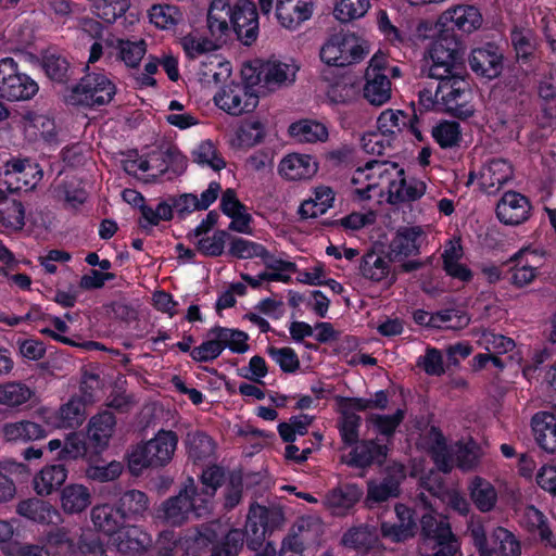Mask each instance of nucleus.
<instances>
[{
    "label": "nucleus",
    "mask_w": 556,
    "mask_h": 556,
    "mask_svg": "<svg viewBox=\"0 0 556 556\" xmlns=\"http://www.w3.org/2000/svg\"><path fill=\"white\" fill-rule=\"evenodd\" d=\"M116 504L125 519H137L148 511L150 501L144 492L128 490L121 495Z\"/></svg>",
    "instance_id": "e433bc0d"
},
{
    "label": "nucleus",
    "mask_w": 556,
    "mask_h": 556,
    "mask_svg": "<svg viewBox=\"0 0 556 556\" xmlns=\"http://www.w3.org/2000/svg\"><path fill=\"white\" fill-rule=\"evenodd\" d=\"M397 389L395 387L391 388V391L388 390V395L392 399V404H390L387 400V394H384V409L394 410L384 415V437L390 438L395 431L396 427L403 421L406 415V404L404 397L403 389Z\"/></svg>",
    "instance_id": "c9c22d12"
},
{
    "label": "nucleus",
    "mask_w": 556,
    "mask_h": 556,
    "mask_svg": "<svg viewBox=\"0 0 556 556\" xmlns=\"http://www.w3.org/2000/svg\"><path fill=\"white\" fill-rule=\"evenodd\" d=\"M482 18L479 11L471 5H458L441 14L438 25L454 33L458 29L464 33H471L481 26Z\"/></svg>",
    "instance_id": "f3484780"
},
{
    "label": "nucleus",
    "mask_w": 556,
    "mask_h": 556,
    "mask_svg": "<svg viewBox=\"0 0 556 556\" xmlns=\"http://www.w3.org/2000/svg\"><path fill=\"white\" fill-rule=\"evenodd\" d=\"M364 98L372 105H382V55L378 50L365 72Z\"/></svg>",
    "instance_id": "cd10ccee"
},
{
    "label": "nucleus",
    "mask_w": 556,
    "mask_h": 556,
    "mask_svg": "<svg viewBox=\"0 0 556 556\" xmlns=\"http://www.w3.org/2000/svg\"><path fill=\"white\" fill-rule=\"evenodd\" d=\"M177 443L178 437L174 431L160 430L153 439L138 445L131 452L128 459L130 471L139 475L144 468L167 465L173 458Z\"/></svg>",
    "instance_id": "f03ea898"
},
{
    "label": "nucleus",
    "mask_w": 556,
    "mask_h": 556,
    "mask_svg": "<svg viewBox=\"0 0 556 556\" xmlns=\"http://www.w3.org/2000/svg\"><path fill=\"white\" fill-rule=\"evenodd\" d=\"M381 533L382 527L362 523L346 530L341 538V544L357 551H369L379 543Z\"/></svg>",
    "instance_id": "393cba45"
},
{
    "label": "nucleus",
    "mask_w": 556,
    "mask_h": 556,
    "mask_svg": "<svg viewBox=\"0 0 556 556\" xmlns=\"http://www.w3.org/2000/svg\"><path fill=\"white\" fill-rule=\"evenodd\" d=\"M369 0H341L334 8V16L342 23L362 17L369 9Z\"/></svg>",
    "instance_id": "864d4df0"
},
{
    "label": "nucleus",
    "mask_w": 556,
    "mask_h": 556,
    "mask_svg": "<svg viewBox=\"0 0 556 556\" xmlns=\"http://www.w3.org/2000/svg\"><path fill=\"white\" fill-rule=\"evenodd\" d=\"M34 395V390L21 381L0 384V405L7 408L20 410Z\"/></svg>",
    "instance_id": "72a5a7b5"
},
{
    "label": "nucleus",
    "mask_w": 556,
    "mask_h": 556,
    "mask_svg": "<svg viewBox=\"0 0 556 556\" xmlns=\"http://www.w3.org/2000/svg\"><path fill=\"white\" fill-rule=\"evenodd\" d=\"M453 454L456 458V465L463 470H471L479 462V447L470 441L466 444L457 443L453 447Z\"/></svg>",
    "instance_id": "13d9d810"
},
{
    "label": "nucleus",
    "mask_w": 556,
    "mask_h": 556,
    "mask_svg": "<svg viewBox=\"0 0 556 556\" xmlns=\"http://www.w3.org/2000/svg\"><path fill=\"white\" fill-rule=\"evenodd\" d=\"M262 253H264L263 245L242 238L232 239L229 247V254L238 258L261 257Z\"/></svg>",
    "instance_id": "338daca9"
},
{
    "label": "nucleus",
    "mask_w": 556,
    "mask_h": 556,
    "mask_svg": "<svg viewBox=\"0 0 556 556\" xmlns=\"http://www.w3.org/2000/svg\"><path fill=\"white\" fill-rule=\"evenodd\" d=\"M440 83L435 89V96H441L447 110L455 116L466 118L473 111L466 104V96L469 93L468 84L462 76V71H453L447 77L437 78Z\"/></svg>",
    "instance_id": "9d476101"
},
{
    "label": "nucleus",
    "mask_w": 556,
    "mask_h": 556,
    "mask_svg": "<svg viewBox=\"0 0 556 556\" xmlns=\"http://www.w3.org/2000/svg\"><path fill=\"white\" fill-rule=\"evenodd\" d=\"M295 71L292 66L281 62H268L264 64L256 77V81L263 80L269 88L280 86L286 81H293Z\"/></svg>",
    "instance_id": "a19ab883"
},
{
    "label": "nucleus",
    "mask_w": 556,
    "mask_h": 556,
    "mask_svg": "<svg viewBox=\"0 0 556 556\" xmlns=\"http://www.w3.org/2000/svg\"><path fill=\"white\" fill-rule=\"evenodd\" d=\"M39 90L38 84L23 73L13 58L0 60V98L8 101H27Z\"/></svg>",
    "instance_id": "0eeeda50"
},
{
    "label": "nucleus",
    "mask_w": 556,
    "mask_h": 556,
    "mask_svg": "<svg viewBox=\"0 0 556 556\" xmlns=\"http://www.w3.org/2000/svg\"><path fill=\"white\" fill-rule=\"evenodd\" d=\"M405 478L404 465L384 459V501L400 495V484Z\"/></svg>",
    "instance_id": "de8ad7c7"
},
{
    "label": "nucleus",
    "mask_w": 556,
    "mask_h": 556,
    "mask_svg": "<svg viewBox=\"0 0 556 556\" xmlns=\"http://www.w3.org/2000/svg\"><path fill=\"white\" fill-rule=\"evenodd\" d=\"M362 275L371 280L379 282L382 280V254L377 251H370L363 256L361 264Z\"/></svg>",
    "instance_id": "69168bd1"
},
{
    "label": "nucleus",
    "mask_w": 556,
    "mask_h": 556,
    "mask_svg": "<svg viewBox=\"0 0 556 556\" xmlns=\"http://www.w3.org/2000/svg\"><path fill=\"white\" fill-rule=\"evenodd\" d=\"M511 43L515 48L517 59L529 60L535 51V42L530 30H513Z\"/></svg>",
    "instance_id": "680f3d73"
},
{
    "label": "nucleus",
    "mask_w": 556,
    "mask_h": 556,
    "mask_svg": "<svg viewBox=\"0 0 556 556\" xmlns=\"http://www.w3.org/2000/svg\"><path fill=\"white\" fill-rule=\"evenodd\" d=\"M67 478L64 465H49L43 467L33 480L34 490L40 496H47L59 490Z\"/></svg>",
    "instance_id": "7c9ffc66"
},
{
    "label": "nucleus",
    "mask_w": 556,
    "mask_h": 556,
    "mask_svg": "<svg viewBox=\"0 0 556 556\" xmlns=\"http://www.w3.org/2000/svg\"><path fill=\"white\" fill-rule=\"evenodd\" d=\"M231 28L237 38L245 46L253 43L258 36V14L254 2L238 0L231 7Z\"/></svg>",
    "instance_id": "ddd939ff"
},
{
    "label": "nucleus",
    "mask_w": 556,
    "mask_h": 556,
    "mask_svg": "<svg viewBox=\"0 0 556 556\" xmlns=\"http://www.w3.org/2000/svg\"><path fill=\"white\" fill-rule=\"evenodd\" d=\"M323 534V523L317 517H301L290 529L286 536L293 541V544L307 548L319 542Z\"/></svg>",
    "instance_id": "a878e982"
},
{
    "label": "nucleus",
    "mask_w": 556,
    "mask_h": 556,
    "mask_svg": "<svg viewBox=\"0 0 556 556\" xmlns=\"http://www.w3.org/2000/svg\"><path fill=\"white\" fill-rule=\"evenodd\" d=\"M432 65L429 70V77H447L453 71L464 68V47L456 35L450 29L442 27L437 39L430 49Z\"/></svg>",
    "instance_id": "20e7f679"
},
{
    "label": "nucleus",
    "mask_w": 556,
    "mask_h": 556,
    "mask_svg": "<svg viewBox=\"0 0 556 556\" xmlns=\"http://www.w3.org/2000/svg\"><path fill=\"white\" fill-rule=\"evenodd\" d=\"M313 0H277L276 17L280 25L295 29L313 14Z\"/></svg>",
    "instance_id": "a211bd4d"
},
{
    "label": "nucleus",
    "mask_w": 556,
    "mask_h": 556,
    "mask_svg": "<svg viewBox=\"0 0 556 556\" xmlns=\"http://www.w3.org/2000/svg\"><path fill=\"white\" fill-rule=\"evenodd\" d=\"M514 176L513 166L503 159H495L484 165L480 172V187L488 193H494Z\"/></svg>",
    "instance_id": "4be33fe9"
},
{
    "label": "nucleus",
    "mask_w": 556,
    "mask_h": 556,
    "mask_svg": "<svg viewBox=\"0 0 556 556\" xmlns=\"http://www.w3.org/2000/svg\"><path fill=\"white\" fill-rule=\"evenodd\" d=\"M369 46L353 33H334L320 49V59L327 65L344 67L362 61Z\"/></svg>",
    "instance_id": "39448f33"
},
{
    "label": "nucleus",
    "mask_w": 556,
    "mask_h": 556,
    "mask_svg": "<svg viewBox=\"0 0 556 556\" xmlns=\"http://www.w3.org/2000/svg\"><path fill=\"white\" fill-rule=\"evenodd\" d=\"M129 8V0H97L96 15L106 23H114Z\"/></svg>",
    "instance_id": "3c124183"
},
{
    "label": "nucleus",
    "mask_w": 556,
    "mask_h": 556,
    "mask_svg": "<svg viewBox=\"0 0 556 556\" xmlns=\"http://www.w3.org/2000/svg\"><path fill=\"white\" fill-rule=\"evenodd\" d=\"M363 491L356 484H344L331 490L325 497L333 515L344 516L361 498Z\"/></svg>",
    "instance_id": "bb28decb"
},
{
    "label": "nucleus",
    "mask_w": 556,
    "mask_h": 556,
    "mask_svg": "<svg viewBox=\"0 0 556 556\" xmlns=\"http://www.w3.org/2000/svg\"><path fill=\"white\" fill-rule=\"evenodd\" d=\"M289 134L299 142L307 143L324 141L328 137L327 128L323 124L308 119L291 124Z\"/></svg>",
    "instance_id": "79ce46f5"
},
{
    "label": "nucleus",
    "mask_w": 556,
    "mask_h": 556,
    "mask_svg": "<svg viewBox=\"0 0 556 556\" xmlns=\"http://www.w3.org/2000/svg\"><path fill=\"white\" fill-rule=\"evenodd\" d=\"M197 495V484L192 478H188L177 495L166 498L156 508L155 519L166 526L180 527L192 517L210 515L205 500Z\"/></svg>",
    "instance_id": "f257e3e1"
},
{
    "label": "nucleus",
    "mask_w": 556,
    "mask_h": 556,
    "mask_svg": "<svg viewBox=\"0 0 556 556\" xmlns=\"http://www.w3.org/2000/svg\"><path fill=\"white\" fill-rule=\"evenodd\" d=\"M394 513L397 521L384 522V536L391 538L394 542H402L412 538L416 529L412 510L403 504H396Z\"/></svg>",
    "instance_id": "2f4dec72"
},
{
    "label": "nucleus",
    "mask_w": 556,
    "mask_h": 556,
    "mask_svg": "<svg viewBox=\"0 0 556 556\" xmlns=\"http://www.w3.org/2000/svg\"><path fill=\"white\" fill-rule=\"evenodd\" d=\"M420 233L421 230L418 227L399 229L395 238L390 243V261H395L399 257L416 255L419 252V247L416 243V240Z\"/></svg>",
    "instance_id": "f704fd0d"
},
{
    "label": "nucleus",
    "mask_w": 556,
    "mask_h": 556,
    "mask_svg": "<svg viewBox=\"0 0 556 556\" xmlns=\"http://www.w3.org/2000/svg\"><path fill=\"white\" fill-rule=\"evenodd\" d=\"M285 522V515L278 506H262L252 504L247 517L244 538L251 551H261L265 547L267 538Z\"/></svg>",
    "instance_id": "7ed1b4c3"
},
{
    "label": "nucleus",
    "mask_w": 556,
    "mask_h": 556,
    "mask_svg": "<svg viewBox=\"0 0 556 556\" xmlns=\"http://www.w3.org/2000/svg\"><path fill=\"white\" fill-rule=\"evenodd\" d=\"M468 62L471 71L477 76L489 80L498 77L504 67L503 54L496 46L491 43L473 49Z\"/></svg>",
    "instance_id": "4468645a"
},
{
    "label": "nucleus",
    "mask_w": 556,
    "mask_h": 556,
    "mask_svg": "<svg viewBox=\"0 0 556 556\" xmlns=\"http://www.w3.org/2000/svg\"><path fill=\"white\" fill-rule=\"evenodd\" d=\"M432 135L442 148L457 146L460 139L459 124L456 122H443L435 126Z\"/></svg>",
    "instance_id": "bf43d9fd"
},
{
    "label": "nucleus",
    "mask_w": 556,
    "mask_h": 556,
    "mask_svg": "<svg viewBox=\"0 0 556 556\" xmlns=\"http://www.w3.org/2000/svg\"><path fill=\"white\" fill-rule=\"evenodd\" d=\"M382 402V392H377L375 399H345L342 404V414L339 429L342 440L351 445L358 440V426L361 418L355 410H366L379 407Z\"/></svg>",
    "instance_id": "f8f14e48"
},
{
    "label": "nucleus",
    "mask_w": 556,
    "mask_h": 556,
    "mask_svg": "<svg viewBox=\"0 0 556 556\" xmlns=\"http://www.w3.org/2000/svg\"><path fill=\"white\" fill-rule=\"evenodd\" d=\"M115 425V416L108 410L91 417L87 430L88 445L92 446L97 453L105 450L114 433Z\"/></svg>",
    "instance_id": "aec40b11"
},
{
    "label": "nucleus",
    "mask_w": 556,
    "mask_h": 556,
    "mask_svg": "<svg viewBox=\"0 0 556 556\" xmlns=\"http://www.w3.org/2000/svg\"><path fill=\"white\" fill-rule=\"evenodd\" d=\"M187 444L189 456L194 460H206L215 451L213 440L203 432L189 433Z\"/></svg>",
    "instance_id": "09e8293b"
},
{
    "label": "nucleus",
    "mask_w": 556,
    "mask_h": 556,
    "mask_svg": "<svg viewBox=\"0 0 556 556\" xmlns=\"http://www.w3.org/2000/svg\"><path fill=\"white\" fill-rule=\"evenodd\" d=\"M532 429L538 444L548 453H556V415L547 412L535 414Z\"/></svg>",
    "instance_id": "c85d7f7f"
},
{
    "label": "nucleus",
    "mask_w": 556,
    "mask_h": 556,
    "mask_svg": "<svg viewBox=\"0 0 556 556\" xmlns=\"http://www.w3.org/2000/svg\"><path fill=\"white\" fill-rule=\"evenodd\" d=\"M146 54V42L144 40L130 41L119 40L118 41V55L126 66L135 68L139 65L142 58Z\"/></svg>",
    "instance_id": "4d7b16f0"
},
{
    "label": "nucleus",
    "mask_w": 556,
    "mask_h": 556,
    "mask_svg": "<svg viewBox=\"0 0 556 556\" xmlns=\"http://www.w3.org/2000/svg\"><path fill=\"white\" fill-rule=\"evenodd\" d=\"M123 471V466L118 462H111L108 465H89L85 475L89 480L98 482H110L117 479Z\"/></svg>",
    "instance_id": "052dcab7"
},
{
    "label": "nucleus",
    "mask_w": 556,
    "mask_h": 556,
    "mask_svg": "<svg viewBox=\"0 0 556 556\" xmlns=\"http://www.w3.org/2000/svg\"><path fill=\"white\" fill-rule=\"evenodd\" d=\"M215 104L230 115L252 112L258 104V96L250 86L231 83L214 97Z\"/></svg>",
    "instance_id": "9b49d317"
},
{
    "label": "nucleus",
    "mask_w": 556,
    "mask_h": 556,
    "mask_svg": "<svg viewBox=\"0 0 556 556\" xmlns=\"http://www.w3.org/2000/svg\"><path fill=\"white\" fill-rule=\"evenodd\" d=\"M0 431L3 440L12 443H26L45 439L48 435V431L43 426L26 419L5 422Z\"/></svg>",
    "instance_id": "5701e85b"
},
{
    "label": "nucleus",
    "mask_w": 556,
    "mask_h": 556,
    "mask_svg": "<svg viewBox=\"0 0 556 556\" xmlns=\"http://www.w3.org/2000/svg\"><path fill=\"white\" fill-rule=\"evenodd\" d=\"M229 235L225 230H217L212 237L199 239L195 244L198 250L206 256H219L224 252L225 242Z\"/></svg>",
    "instance_id": "e2e57ef3"
},
{
    "label": "nucleus",
    "mask_w": 556,
    "mask_h": 556,
    "mask_svg": "<svg viewBox=\"0 0 556 556\" xmlns=\"http://www.w3.org/2000/svg\"><path fill=\"white\" fill-rule=\"evenodd\" d=\"M193 161L200 165H207L214 170H220L226 166V162L217 153L216 148L211 141H203L192 152Z\"/></svg>",
    "instance_id": "5fc2aeb1"
},
{
    "label": "nucleus",
    "mask_w": 556,
    "mask_h": 556,
    "mask_svg": "<svg viewBox=\"0 0 556 556\" xmlns=\"http://www.w3.org/2000/svg\"><path fill=\"white\" fill-rule=\"evenodd\" d=\"M0 224L14 231L22 230L25 225V210L21 202L12 201L0 210Z\"/></svg>",
    "instance_id": "6e6d98bb"
},
{
    "label": "nucleus",
    "mask_w": 556,
    "mask_h": 556,
    "mask_svg": "<svg viewBox=\"0 0 556 556\" xmlns=\"http://www.w3.org/2000/svg\"><path fill=\"white\" fill-rule=\"evenodd\" d=\"M224 471L218 466H212L203 470L201 476L202 485H197V496L205 500L206 506L212 511V498L216 490L222 485Z\"/></svg>",
    "instance_id": "c03bdc74"
},
{
    "label": "nucleus",
    "mask_w": 556,
    "mask_h": 556,
    "mask_svg": "<svg viewBox=\"0 0 556 556\" xmlns=\"http://www.w3.org/2000/svg\"><path fill=\"white\" fill-rule=\"evenodd\" d=\"M61 503L64 511L80 513L91 504V494L83 484H70L62 490Z\"/></svg>",
    "instance_id": "ea45409f"
},
{
    "label": "nucleus",
    "mask_w": 556,
    "mask_h": 556,
    "mask_svg": "<svg viewBox=\"0 0 556 556\" xmlns=\"http://www.w3.org/2000/svg\"><path fill=\"white\" fill-rule=\"evenodd\" d=\"M149 18L156 27L169 29L182 20V13L175 5L154 4L149 10Z\"/></svg>",
    "instance_id": "49530a36"
},
{
    "label": "nucleus",
    "mask_w": 556,
    "mask_h": 556,
    "mask_svg": "<svg viewBox=\"0 0 556 556\" xmlns=\"http://www.w3.org/2000/svg\"><path fill=\"white\" fill-rule=\"evenodd\" d=\"M420 535L435 542L439 549L435 556H454L458 551V541L453 534L447 519L438 513H424L420 517Z\"/></svg>",
    "instance_id": "1a4fd4ad"
},
{
    "label": "nucleus",
    "mask_w": 556,
    "mask_h": 556,
    "mask_svg": "<svg viewBox=\"0 0 556 556\" xmlns=\"http://www.w3.org/2000/svg\"><path fill=\"white\" fill-rule=\"evenodd\" d=\"M390 170L396 172L399 180L389 181V203L396 204L405 201H415L425 193L426 186L424 182L418 181L406 187L404 168H399V164L395 162L384 160V175L389 174Z\"/></svg>",
    "instance_id": "dca6fc26"
},
{
    "label": "nucleus",
    "mask_w": 556,
    "mask_h": 556,
    "mask_svg": "<svg viewBox=\"0 0 556 556\" xmlns=\"http://www.w3.org/2000/svg\"><path fill=\"white\" fill-rule=\"evenodd\" d=\"M318 170V163L307 154H289L279 164V174L288 180L312 178Z\"/></svg>",
    "instance_id": "b1692460"
},
{
    "label": "nucleus",
    "mask_w": 556,
    "mask_h": 556,
    "mask_svg": "<svg viewBox=\"0 0 556 556\" xmlns=\"http://www.w3.org/2000/svg\"><path fill=\"white\" fill-rule=\"evenodd\" d=\"M531 204L527 197L507 191L496 205L497 218L505 225H520L530 216Z\"/></svg>",
    "instance_id": "2eb2a0df"
},
{
    "label": "nucleus",
    "mask_w": 556,
    "mask_h": 556,
    "mask_svg": "<svg viewBox=\"0 0 556 556\" xmlns=\"http://www.w3.org/2000/svg\"><path fill=\"white\" fill-rule=\"evenodd\" d=\"M434 442L430 448L431 456L440 471L450 472L453 468V450L450 451L441 432H434Z\"/></svg>",
    "instance_id": "603ef678"
},
{
    "label": "nucleus",
    "mask_w": 556,
    "mask_h": 556,
    "mask_svg": "<svg viewBox=\"0 0 556 556\" xmlns=\"http://www.w3.org/2000/svg\"><path fill=\"white\" fill-rule=\"evenodd\" d=\"M115 86L102 73H89L71 90L67 100L74 105L96 106L112 101Z\"/></svg>",
    "instance_id": "6e6552de"
},
{
    "label": "nucleus",
    "mask_w": 556,
    "mask_h": 556,
    "mask_svg": "<svg viewBox=\"0 0 556 556\" xmlns=\"http://www.w3.org/2000/svg\"><path fill=\"white\" fill-rule=\"evenodd\" d=\"M381 454V446L375 441L363 442L357 445L349 455L345 463L353 467L369 466Z\"/></svg>",
    "instance_id": "8fccbe9b"
},
{
    "label": "nucleus",
    "mask_w": 556,
    "mask_h": 556,
    "mask_svg": "<svg viewBox=\"0 0 556 556\" xmlns=\"http://www.w3.org/2000/svg\"><path fill=\"white\" fill-rule=\"evenodd\" d=\"M153 544L150 534L138 527H128L116 533L114 545L117 551L126 556H135L146 553Z\"/></svg>",
    "instance_id": "412c9836"
},
{
    "label": "nucleus",
    "mask_w": 556,
    "mask_h": 556,
    "mask_svg": "<svg viewBox=\"0 0 556 556\" xmlns=\"http://www.w3.org/2000/svg\"><path fill=\"white\" fill-rule=\"evenodd\" d=\"M16 511L18 515L38 523L52 522L53 516L58 514L49 502L36 497L20 502Z\"/></svg>",
    "instance_id": "4c0bfd02"
},
{
    "label": "nucleus",
    "mask_w": 556,
    "mask_h": 556,
    "mask_svg": "<svg viewBox=\"0 0 556 556\" xmlns=\"http://www.w3.org/2000/svg\"><path fill=\"white\" fill-rule=\"evenodd\" d=\"M469 534L479 556H520L521 545L516 535L503 527H495L488 535L482 523H472Z\"/></svg>",
    "instance_id": "423d86ee"
},
{
    "label": "nucleus",
    "mask_w": 556,
    "mask_h": 556,
    "mask_svg": "<svg viewBox=\"0 0 556 556\" xmlns=\"http://www.w3.org/2000/svg\"><path fill=\"white\" fill-rule=\"evenodd\" d=\"M91 520L99 531L113 535L119 531L126 519L118 510L117 505L113 507L110 504H103L96 505L91 509Z\"/></svg>",
    "instance_id": "473e14b6"
},
{
    "label": "nucleus",
    "mask_w": 556,
    "mask_h": 556,
    "mask_svg": "<svg viewBox=\"0 0 556 556\" xmlns=\"http://www.w3.org/2000/svg\"><path fill=\"white\" fill-rule=\"evenodd\" d=\"M433 320L439 324L437 328H441L445 324L447 329H463L469 325V316L459 309H444L434 314Z\"/></svg>",
    "instance_id": "0e129e2a"
},
{
    "label": "nucleus",
    "mask_w": 556,
    "mask_h": 556,
    "mask_svg": "<svg viewBox=\"0 0 556 556\" xmlns=\"http://www.w3.org/2000/svg\"><path fill=\"white\" fill-rule=\"evenodd\" d=\"M268 354L275 359L282 371L294 372L300 367L298 355L291 348H269Z\"/></svg>",
    "instance_id": "774afa93"
},
{
    "label": "nucleus",
    "mask_w": 556,
    "mask_h": 556,
    "mask_svg": "<svg viewBox=\"0 0 556 556\" xmlns=\"http://www.w3.org/2000/svg\"><path fill=\"white\" fill-rule=\"evenodd\" d=\"M231 5L225 0L212 1L207 12V29L216 40H223L230 33Z\"/></svg>",
    "instance_id": "c756f323"
},
{
    "label": "nucleus",
    "mask_w": 556,
    "mask_h": 556,
    "mask_svg": "<svg viewBox=\"0 0 556 556\" xmlns=\"http://www.w3.org/2000/svg\"><path fill=\"white\" fill-rule=\"evenodd\" d=\"M470 498L476 507L482 511H491L497 502L495 488L485 479L475 477L469 485Z\"/></svg>",
    "instance_id": "58836bf2"
},
{
    "label": "nucleus",
    "mask_w": 556,
    "mask_h": 556,
    "mask_svg": "<svg viewBox=\"0 0 556 556\" xmlns=\"http://www.w3.org/2000/svg\"><path fill=\"white\" fill-rule=\"evenodd\" d=\"M41 64L51 80L60 84H66L70 80L71 66L64 56L56 53H46L42 56Z\"/></svg>",
    "instance_id": "a18cd8bd"
},
{
    "label": "nucleus",
    "mask_w": 556,
    "mask_h": 556,
    "mask_svg": "<svg viewBox=\"0 0 556 556\" xmlns=\"http://www.w3.org/2000/svg\"><path fill=\"white\" fill-rule=\"evenodd\" d=\"M93 402V395H73L60 406L56 412V427L62 429H75L83 425L87 418L86 407Z\"/></svg>",
    "instance_id": "6ab92c4d"
},
{
    "label": "nucleus",
    "mask_w": 556,
    "mask_h": 556,
    "mask_svg": "<svg viewBox=\"0 0 556 556\" xmlns=\"http://www.w3.org/2000/svg\"><path fill=\"white\" fill-rule=\"evenodd\" d=\"M380 164H381L380 161L371 160L366 163L364 168L359 167L356 169V172L352 178V184L357 185V184H362L365 180H367V184L365 185L364 188H357L355 190V193L358 195V198L361 200L370 199L371 198L370 192H372V191L375 192V194L378 198L382 197V189L379 188V179L382 176V173L379 172L376 179H374V177L371 175L366 174V170L372 169L374 166L380 165Z\"/></svg>",
    "instance_id": "37998d69"
}]
</instances>
